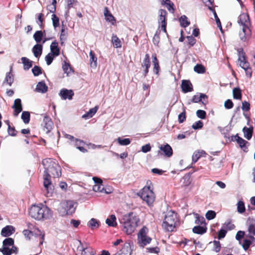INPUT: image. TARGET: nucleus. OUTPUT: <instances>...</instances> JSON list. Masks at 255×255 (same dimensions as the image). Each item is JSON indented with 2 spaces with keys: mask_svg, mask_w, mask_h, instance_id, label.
<instances>
[{
  "mask_svg": "<svg viewBox=\"0 0 255 255\" xmlns=\"http://www.w3.org/2000/svg\"><path fill=\"white\" fill-rule=\"evenodd\" d=\"M42 164L44 167L43 185L47 191V196H50L54 189L51 177L55 178L61 176V168L57 161L52 158L43 159Z\"/></svg>",
  "mask_w": 255,
  "mask_h": 255,
  "instance_id": "nucleus-1",
  "label": "nucleus"
},
{
  "mask_svg": "<svg viewBox=\"0 0 255 255\" xmlns=\"http://www.w3.org/2000/svg\"><path fill=\"white\" fill-rule=\"evenodd\" d=\"M120 222L122 230L127 235H131L138 226L139 219L135 213L131 212L123 216Z\"/></svg>",
  "mask_w": 255,
  "mask_h": 255,
  "instance_id": "nucleus-2",
  "label": "nucleus"
},
{
  "mask_svg": "<svg viewBox=\"0 0 255 255\" xmlns=\"http://www.w3.org/2000/svg\"><path fill=\"white\" fill-rule=\"evenodd\" d=\"M52 214L51 210L42 204L32 205L29 209V215L37 221L49 219L52 216Z\"/></svg>",
  "mask_w": 255,
  "mask_h": 255,
  "instance_id": "nucleus-3",
  "label": "nucleus"
},
{
  "mask_svg": "<svg viewBox=\"0 0 255 255\" xmlns=\"http://www.w3.org/2000/svg\"><path fill=\"white\" fill-rule=\"evenodd\" d=\"M152 182L148 180L146 184L137 193V195L149 207L153 206L155 201V194L153 191V188L151 186Z\"/></svg>",
  "mask_w": 255,
  "mask_h": 255,
  "instance_id": "nucleus-4",
  "label": "nucleus"
},
{
  "mask_svg": "<svg viewBox=\"0 0 255 255\" xmlns=\"http://www.w3.org/2000/svg\"><path fill=\"white\" fill-rule=\"evenodd\" d=\"M178 223L177 214L173 211H169L165 216L162 227L167 231L173 232Z\"/></svg>",
  "mask_w": 255,
  "mask_h": 255,
  "instance_id": "nucleus-5",
  "label": "nucleus"
},
{
  "mask_svg": "<svg viewBox=\"0 0 255 255\" xmlns=\"http://www.w3.org/2000/svg\"><path fill=\"white\" fill-rule=\"evenodd\" d=\"M75 211L74 203L72 201H64L62 202L58 208V212L62 216L71 215L74 213Z\"/></svg>",
  "mask_w": 255,
  "mask_h": 255,
  "instance_id": "nucleus-6",
  "label": "nucleus"
},
{
  "mask_svg": "<svg viewBox=\"0 0 255 255\" xmlns=\"http://www.w3.org/2000/svg\"><path fill=\"white\" fill-rule=\"evenodd\" d=\"M148 232V228L143 226L137 234V244L140 247H144L151 242L152 239L147 236Z\"/></svg>",
  "mask_w": 255,
  "mask_h": 255,
  "instance_id": "nucleus-7",
  "label": "nucleus"
},
{
  "mask_svg": "<svg viewBox=\"0 0 255 255\" xmlns=\"http://www.w3.org/2000/svg\"><path fill=\"white\" fill-rule=\"evenodd\" d=\"M238 21L243 25V31L244 32H246V30L249 28L251 25L249 15L246 13L241 14L239 16Z\"/></svg>",
  "mask_w": 255,
  "mask_h": 255,
  "instance_id": "nucleus-8",
  "label": "nucleus"
},
{
  "mask_svg": "<svg viewBox=\"0 0 255 255\" xmlns=\"http://www.w3.org/2000/svg\"><path fill=\"white\" fill-rule=\"evenodd\" d=\"M151 66L150 56L148 54L145 55L144 58L141 64V68L142 70V75L145 77L148 75L149 69Z\"/></svg>",
  "mask_w": 255,
  "mask_h": 255,
  "instance_id": "nucleus-9",
  "label": "nucleus"
},
{
  "mask_svg": "<svg viewBox=\"0 0 255 255\" xmlns=\"http://www.w3.org/2000/svg\"><path fill=\"white\" fill-rule=\"evenodd\" d=\"M231 140L233 141H236L242 150L245 152L248 151V146L250 145V143L242 137H240L238 134L232 136Z\"/></svg>",
  "mask_w": 255,
  "mask_h": 255,
  "instance_id": "nucleus-10",
  "label": "nucleus"
},
{
  "mask_svg": "<svg viewBox=\"0 0 255 255\" xmlns=\"http://www.w3.org/2000/svg\"><path fill=\"white\" fill-rule=\"evenodd\" d=\"M239 52V58L238 61H239L240 66L244 70L250 67V64L248 61L246 60L245 53L244 52L243 49H240L238 50Z\"/></svg>",
  "mask_w": 255,
  "mask_h": 255,
  "instance_id": "nucleus-11",
  "label": "nucleus"
},
{
  "mask_svg": "<svg viewBox=\"0 0 255 255\" xmlns=\"http://www.w3.org/2000/svg\"><path fill=\"white\" fill-rule=\"evenodd\" d=\"M192 102L193 103L201 102L204 105L206 106L208 102V96L204 94L199 93L193 97Z\"/></svg>",
  "mask_w": 255,
  "mask_h": 255,
  "instance_id": "nucleus-12",
  "label": "nucleus"
},
{
  "mask_svg": "<svg viewBox=\"0 0 255 255\" xmlns=\"http://www.w3.org/2000/svg\"><path fill=\"white\" fill-rule=\"evenodd\" d=\"M12 108L14 109L13 116L17 117L22 110L21 100L20 99H15Z\"/></svg>",
  "mask_w": 255,
  "mask_h": 255,
  "instance_id": "nucleus-13",
  "label": "nucleus"
},
{
  "mask_svg": "<svg viewBox=\"0 0 255 255\" xmlns=\"http://www.w3.org/2000/svg\"><path fill=\"white\" fill-rule=\"evenodd\" d=\"M43 130L46 133L49 132L52 129L53 122L48 117L45 116L43 121Z\"/></svg>",
  "mask_w": 255,
  "mask_h": 255,
  "instance_id": "nucleus-14",
  "label": "nucleus"
},
{
  "mask_svg": "<svg viewBox=\"0 0 255 255\" xmlns=\"http://www.w3.org/2000/svg\"><path fill=\"white\" fill-rule=\"evenodd\" d=\"M248 231L249 235L248 237L252 241H255V220L252 221L249 223Z\"/></svg>",
  "mask_w": 255,
  "mask_h": 255,
  "instance_id": "nucleus-15",
  "label": "nucleus"
},
{
  "mask_svg": "<svg viewBox=\"0 0 255 255\" xmlns=\"http://www.w3.org/2000/svg\"><path fill=\"white\" fill-rule=\"evenodd\" d=\"M74 94V93L72 90L66 89H62L59 93V95L63 100H71Z\"/></svg>",
  "mask_w": 255,
  "mask_h": 255,
  "instance_id": "nucleus-16",
  "label": "nucleus"
},
{
  "mask_svg": "<svg viewBox=\"0 0 255 255\" xmlns=\"http://www.w3.org/2000/svg\"><path fill=\"white\" fill-rule=\"evenodd\" d=\"M181 86L184 93L190 92L193 90L192 85L189 80H182Z\"/></svg>",
  "mask_w": 255,
  "mask_h": 255,
  "instance_id": "nucleus-17",
  "label": "nucleus"
},
{
  "mask_svg": "<svg viewBox=\"0 0 255 255\" xmlns=\"http://www.w3.org/2000/svg\"><path fill=\"white\" fill-rule=\"evenodd\" d=\"M131 246L130 242H126L124 243L122 249L119 251L123 255H130L132 253Z\"/></svg>",
  "mask_w": 255,
  "mask_h": 255,
  "instance_id": "nucleus-18",
  "label": "nucleus"
},
{
  "mask_svg": "<svg viewBox=\"0 0 255 255\" xmlns=\"http://www.w3.org/2000/svg\"><path fill=\"white\" fill-rule=\"evenodd\" d=\"M159 148L160 149L164 152L165 156L170 157L173 155L172 148L168 143L161 145Z\"/></svg>",
  "mask_w": 255,
  "mask_h": 255,
  "instance_id": "nucleus-19",
  "label": "nucleus"
},
{
  "mask_svg": "<svg viewBox=\"0 0 255 255\" xmlns=\"http://www.w3.org/2000/svg\"><path fill=\"white\" fill-rule=\"evenodd\" d=\"M152 63L153 65V71L156 75H158L160 71V66L159 64V61L156 57V54L152 55Z\"/></svg>",
  "mask_w": 255,
  "mask_h": 255,
  "instance_id": "nucleus-20",
  "label": "nucleus"
},
{
  "mask_svg": "<svg viewBox=\"0 0 255 255\" xmlns=\"http://www.w3.org/2000/svg\"><path fill=\"white\" fill-rule=\"evenodd\" d=\"M104 16L107 21L111 22L112 24H114L116 23V19L112 14L110 12L107 7H105L104 8Z\"/></svg>",
  "mask_w": 255,
  "mask_h": 255,
  "instance_id": "nucleus-21",
  "label": "nucleus"
},
{
  "mask_svg": "<svg viewBox=\"0 0 255 255\" xmlns=\"http://www.w3.org/2000/svg\"><path fill=\"white\" fill-rule=\"evenodd\" d=\"M50 53L58 56L60 54V49L58 47V43L56 41L52 42L50 45Z\"/></svg>",
  "mask_w": 255,
  "mask_h": 255,
  "instance_id": "nucleus-22",
  "label": "nucleus"
},
{
  "mask_svg": "<svg viewBox=\"0 0 255 255\" xmlns=\"http://www.w3.org/2000/svg\"><path fill=\"white\" fill-rule=\"evenodd\" d=\"M14 232V229L12 226H6L2 229L1 235L3 237H8L12 235Z\"/></svg>",
  "mask_w": 255,
  "mask_h": 255,
  "instance_id": "nucleus-23",
  "label": "nucleus"
},
{
  "mask_svg": "<svg viewBox=\"0 0 255 255\" xmlns=\"http://www.w3.org/2000/svg\"><path fill=\"white\" fill-rule=\"evenodd\" d=\"M206 154V152L203 150L195 151L192 155V162L196 163L201 157Z\"/></svg>",
  "mask_w": 255,
  "mask_h": 255,
  "instance_id": "nucleus-24",
  "label": "nucleus"
},
{
  "mask_svg": "<svg viewBox=\"0 0 255 255\" xmlns=\"http://www.w3.org/2000/svg\"><path fill=\"white\" fill-rule=\"evenodd\" d=\"M162 4L166 5L168 10L172 13L175 11L174 4L170 0H162Z\"/></svg>",
  "mask_w": 255,
  "mask_h": 255,
  "instance_id": "nucleus-25",
  "label": "nucleus"
},
{
  "mask_svg": "<svg viewBox=\"0 0 255 255\" xmlns=\"http://www.w3.org/2000/svg\"><path fill=\"white\" fill-rule=\"evenodd\" d=\"M36 91L42 93H46L48 90V87L44 82L41 81L38 83L35 89Z\"/></svg>",
  "mask_w": 255,
  "mask_h": 255,
  "instance_id": "nucleus-26",
  "label": "nucleus"
},
{
  "mask_svg": "<svg viewBox=\"0 0 255 255\" xmlns=\"http://www.w3.org/2000/svg\"><path fill=\"white\" fill-rule=\"evenodd\" d=\"M85 145V143L83 140L77 138L75 139V146L83 153L87 152V150L84 147Z\"/></svg>",
  "mask_w": 255,
  "mask_h": 255,
  "instance_id": "nucleus-27",
  "label": "nucleus"
},
{
  "mask_svg": "<svg viewBox=\"0 0 255 255\" xmlns=\"http://www.w3.org/2000/svg\"><path fill=\"white\" fill-rule=\"evenodd\" d=\"M32 52L35 57H40L42 52V45L39 44L35 45L32 48Z\"/></svg>",
  "mask_w": 255,
  "mask_h": 255,
  "instance_id": "nucleus-28",
  "label": "nucleus"
},
{
  "mask_svg": "<svg viewBox=\"0 0 255 255\" xmlns=\"http://www.w3.org/2000/svg\"><path fill=\"white\" fill-rule=\"evenodd\" d=\"M106 223L110 227H116L117 223L116 222V217L115 215H111L106 220Z\"/></svg>",
  "mask_w": 255,
  "mask_h": 255,
  "instance_id": "nucleus-29",
  "label": "nucleus"
},
{
  "mask_svg": "<svg viewBox=\"0 0 255 255\" xmlns=\"http://www.w3.org/2000/svg\"><path fill=\"white\" fill-rule=\"evenodd\" d=\"M243 131L244 133V136L248 140H250L252 136L253 132V128H247L245 127L243 129Z\"/></svg>",
  "mask_w": 255,
  "mask_h": 255,
  "instance_id": "nucleus-30",
  "label": "nucleus"
},
{
  "mask_svg": "<svg viewBox=\"0 0 255 255\" xmlns=\"http://www.w3.org/2000/svg\"><path fill=\"white\" fill-rule=\"evenodd\" d=\"M90 62L91 67H96L97 66V58L94 51L91 50L89 53Z\"/></svg>",
  "mask_w": 255,
  "mask_h": 255,
  "instance_id": "nucleus-31",
  "label": "nucleus"
},
{
  "mask_svg": "<svg viewBox=\"0 0 255 255\" xmlns=\"http://www.w3.org/2000/svg\"><path fill=\"white\" fill-rule=\"evenodd\" d=\"M22 63L23 64V68L24 70H28L32 66V61H30L26 57H22L21 59Z\"/></svg>",
  "mask_w": 255,
  "mask_h": 255,
  "instance_id": "nucleus-32",
  "label": "nucleus"
},
{
  "mask_svg": "<svg viewBox=\"0 0 255 255\" xmlns=\"http://www.w3.org/2000/svg\"><path fill=\"white\" fill-rule=\"evenodd\" d=\"M112 42L115 48L122 47V42L117 35H113L112 37Z\"/></svg>",
  "mask_w": 255,
  "mask_h": 255,
  "instance_id": "nucleus-33",
  "label": "nucleus"
},
{
  "mask_svg": "<svg viewBox=\"0 0 255 255\" xmlns=\"http://www.w3.org/2000/svg\"><path fill=\"white\" fill-rule=\"evenodd\" d=\"M36 16L37 19L36 22L39 25L40 28L43 29L44 27V18L43 14L42 13H37Z\"/></svg>",
  "mask_w": 255,
  "mask_h": 255,
  "instance_id": "nucleus-34",
  "label": "nucleus"
},
{
  "mask_svg": "<svg viewBox=\"0 0 255 255\" xmlns=\"http://www.w3.org/2000/svg\"><path fill=\"white\" fill-rule=\"evenodd\" d=\"M99 225V222L94 218L91 219L88 223V226L92 230L98 229Z\"/></svg>",
  "mask_w": 255,
  "mask_h": 255,
  "instance_id": "nucleus-35",
  "label": "nucleus"
},
{
  "mask_svg": "<svg viewBox=\"0 0 255 255\" xmlns=\"http://www.w3.org/2000/svg\"><path fill=\"white\" fill-rule=\"evenodd\" d=\"M179 20L180 25L182 27L185 28L189 26L190 23V21L188 20L187 17L185 15H182Z\"/></svg>",
  "mask_w": 255,
  "mask_h": 255,
  "instance_id": "nucleus-36",
  "label": "nucleus"
},
{
  "mask_svg": "<svg viewBox=\"0 0 255 255\" xmlns=\"http://www.w3.org/2000/svg\"><path fill=\"white\" fill-rule=\"evenodd\" d=\"M43 37V33L41 30L36 31L33 35V38L37 43L42 41Z\"/></svg>",
  "mask_w": 255,
  "mask_h": 255,
  "instance_id": "nucleus-37",
  "label": "nucleus"
},
{
  "mask_svg": "<svg viewBox=\"0 0 255 255\" xmlns=\"http://www.w3.org/2000/svg\"><path fill=\"white\" fill-rule=\"evenodd\" d=\"M98 106H95L94 108L90 109L88 112L83 116V118H92L97 112Z\"/></svg>",
  "mask_w": 255,
  "mask_h": 255,
  "instance_id": "nucleus-38",
  "label": "nucleus"
},
{
  "mask_svg": "<svg viewBox=\"0 0 255 255\" xmlns=\"http://www.w3.org/2000/svg\"><path fill=\"white\" fill-rule=\"evenodd\" d=\"M233 97L237 100H241L242 94L241 90L239 88H235L233 91Z\"/></svg>",
  "mask_w": 255,
  "mask_h": 255,
  "instance_id": "nucleus-39",
  "label": "nucleus"
},
{
  "mask_svg": "<svg viewBox=\"0 0 255 255\" xmlns=\"http://www.w3.org/2000/svg\"><path fill=\"white\" fill-rule=\"evenodd\" d=\"M183 185L184 186H187L189 185L191 182V178L190 173L185 174L182 178Z\"/></svg>",
  "mask_w": 255,
  "mask_h": 255,
  "instance_id": "nucleus-40",
  "label": "nucleus"
},
{
  "mask_svg": "<svg viewBox=\"0 0 255 255\" xmlns=\"http://www.w3.org/2000/svg\"><path fill=\"white\" fill-rule=\"evenodd\" d=\"M193 232L197 234H203L206 232V228L200 226H195L193 228Z\"/></svg>",
  "mask_w": 255,
  "mask_h": 255,
  "instance_id": "nucleus-41",
  "label": "nucleus"
},
{
  "mask_svg": "<svg viewBox=\"0 0 255 255\" xmlns=\"http://www.w3.org/2000/svg\"><path fill=\"white\" fill-rule=\"evenodd\" d=\"M82 254L83 255H95L96 251L91 247H87L83 250Z\"/></svg>",
  "mask_w": 255,
  "mask_h": 255,
  "instance_id": "nucleus-42",
  "label": "nucleus"
},
{
  "mask_svg": "<svg viewBox=\"0 0 255 255\" xmlns=\"http://www.w3.org/2000/svg\"><path fill=\"white\" fill-rule=\"evenodd\" d=\"M160 15L158 19V23H160L163 21H166V15L167 13L165 9H161L159 10Z\"/></svg>",
  "mask_w": 255,
  "mask_h": 255,
  "instance_id": "nucleus-43",
  "label": "nucleus"
},
{
  "mask_svg": "<svg viewBox=\"0 0 255 255\" xmlns=\"http://www.w3.org/2000/svg\"><path fill=\"white\" fill-rule=\"evenodd\" d=\"M13 76L11 72H9L6 74V77L4 79V82H6L9 86H11L12 83L13 82Z\"/></svg>",
  "mask_w": 255,
  "mask_h": 255,
  "instance_id": "nucleus-44",
  "label": "nucleus"
},
{
  "mask_svg": "<svg viewBox=\"0 0 255 255\" xmlns=\"http://www.w3.org/2000/svg\"><path fill=\"white\" fill-rule=\"evenodd\" d=\"M30 115L29 112L24 111L21 114V119L25 124H28L30 121Z\"/></svg>",
  "mask_w": 255,
  "mask_h": 255,
  "instance_id": "nucleus-45",
  "label": "nucleus"
},
{
  "mask_svg": "<svg viewBox=\"0 0 255 255\" xmlns=\"http://www.w3.org/2000/svg\"><path fill=\"white\" fill-rule=\"evenodd\" d=\"M194 70L198 73L203 74L205 72L206 69L203 65L201 64H197L194 67Z\"/></svg>",
  "mask_w": 255,
  "mask_h": 255,
  "instance_id": "nucleus-46",
  "label": "nucleus"
},
{
  "mask_svg": "<svg viewBox=\"0 0 255 255\" xmlns=\"http://www.w3.org/2000/svg\"><path fill=\"white\" fill-rule=\"evenodd\" d=\"M14 245V240L11 238L4 239L2 243V246L10 247L13 246Z\"/></svg>",
  "mask_w": 255,
  "mask_h": 255,
  "instance_id": "nucleus-47",
  "label": "nucleus"
},
{
  "mask_svg": "<svg viewBox=\"0 0 255 255\" xmlns=\"http://www.w3.org/2000/svg\"><path fill=\"white\" fill-rule=\"evenodd\" d=\"M237 211L240 213H243L245 211V206L243 201H239L238 202Z\"/></svg>",
  "mask_w": 255,
  "mask_h": 255,
  "instance_id": "nucleus-48",
  "label": "nucleus"
},
{
  "mask_svg": "<svg viewBox=\"0 0 255 255\" xmlns=\"http://www.w3.org/2000/svg\"><path fill=\"white\" fill-rule=\"evenodd\" d=\"M0 252L2 253L3 255H11L12 253V251L9 249V247H3L0 249Z\"/></svg>",
  "mask_w": 255,
  "mask_h": 255,
  "instance_id": "nucleus-49",
  "label": "nucleus"
},
{
  "mask_svg": "<svg viewBox=\"0 0 255 255\" xmlns=\"http://www.w3.org/2000/svg\"><path fill=\"white\" fill-rule=\"evenodd\" d=\"M117 141L121 145H128L130 143V140L129 138L122 139L121 137H118L117 138Z\"/></svg>",
  "mask_w": 255,
  "mask_h": 255,
  "instance_id": "nucleus-50",
  "label": "nucleus"
},
{
  "mask_svg": "<svg viewBox=\"0 0 255 255\" xmlns=\"http://www.w3.org/2000/svg\"><path fill=\"white\" fill-rule=\"evenodd\" d=\"M62 68L64 72L67 74H69L72 72V69L70 67V64L66 62H65L64 64L63 65Z\"/></svg>",
  "mask_w": 255,
  "mask_h": 255,
  "instance_id": "nucleus-51",
  "label": "nucleus"
},
{
  "mask_svg": "<svg viewBox=\"0 0 255 255\" xmlns=\"http://www.w3.org/2000/svg\"><path fill=\"white\" fill-rule=\"evenodd\" d=\"M7 125H8V129L7 131L9 134V135L11 136H15L17 133L16 130L15 129L14 127H11L9 124V122L7 121Z\"/></svg>",
  "mask_w": 255,
  "mask_h": 255,
  "instance_id": "nucleus-52",
  "label": "nucleus"
},
{
  "mask_svg": "<svg viewBox=\"0 0 255 255\" xmlns=\"http://www.w3.org/2000/svg\"><path fill=\"white\" fill-rule=\"evenodd\" d=\"M52 20L53 25L54 28L58 27L59 26V19L56 14H53L51 17Z\"/></svg>",
  "mask_w": 255,
  "mask_h": 255,
  "instance_id": "nucleus-53",
  "label": "nucleus"
},
{
  "mask_svg": "<svg viewBox=\"0 0 255 255\" xmlns=\"http://www.w3.org/2000/svg\"><path fill=\"white\" fill-rule=\"evenodd\" d=\"M216 213L215 211L212 210H209L206 213L205 216L207 219L208 220H212L216 217Z\"/></svg>",
  "mask_w": 255,
  "mask_h": 255,
  "instance_id": "nucleus-54",
  "label": "nucleus"
},
{
  "mask_svg": "<svg viewBox=\"0 0 255 255\" xmlns=\"http://www.w3.org/2000/svg\"><path fill=\"white\" fill-rule=\"evenodd\" d=\"M186 119V111L184 109L183 110V111L181 113L178 117V122L180 124L183 123Z\"/></svg>",
  "mask_w": 255,
  "mask_h": 255,
  "instance_id": "nucleus-55",
  "label": "nucleus"
},
{
  "mask_svg": "<svg viewBox=\"0 0 255 255\" xmlns=\"http://www.w3.org/2000/svg\"><path fill=\"white\" fill-rule=\"evenodd\" d=\"M32 72L33 74L35 76H37L40 74H42V70L41 68L38 66H34V67L32 69Z\"/></svg>",
  "mask_w": 255,
  "mask_h": 255,
  "instance_id": "nucleus-56",
  "label": "nucleus"
},
{
  "mask_svg": "<svg viewBox=\"0 0 255 255\" xmlns=\"http://www.w3.org/2000/svg\"><path fill=\"white\" fill-rule=\"evenodd\" d=\"M54 57H55V55L49 53H48L45 57V60L46 61V63L48 65H49L52 62Z\"/></svg>",
  "mask_w": 255,
  "mask_h": 255,
  "instance_id": "nucleus-57",
  "label": "nucleus"
},
{
  "mask_svg": "<svg viewBox=\"0 0 255 255\" xmlns=\"http://www.w3.org/2000/svg\"><path fill=\"white\" fill-rule=\"evenodd\" d=\"M213 250L216 253L220 252L221 250V244L219 241H214L213 242Z\"/></svg>",
  "mask_w": 255,
  "mask_h": 255,
  "instance_id": "nucleus-58",
  "label": "nucleus"
},
{
  "mask_svg": "<svg viewBox=\"0 0 255 255\" xmlns=\"http://www.w3.org/2000/svg\"><path fill=\"white\" fill-rule=\"evenodd\" d=\"M253 241L251 240H247L246 239L244 240L243 243V248L245 250L247 251L249 248L250 246L252 244V242Z\"/></svg>",
  "mask_w": 255,
  "mask_h": 255,
  "instance_id": "nucleus-59",
  "label": "nucleus"
},
{
  "mask_svg": "<svg viewBox=\"0 0 255 255\" xmlns=\"http://www.w3.org/2000/svg\"><path fill=\"white\" fill-rule=\"evenodd\" d=\"M203 127V123L201 121H198L195 122L192 126V128L194 129H201Z\"/></svg>",
  "mask_w": 255,
  "mask_h": 255,
  "instance_id": "nucleus-60",
  "label": "nucleus"
},
{
  "mask_svg": "<svg viewBox=\"0 0 255 255\" xmlns=\"http://www.w3.org/2000/svg\"><path fill=\"white\" fill-rule=\"evenodd\" d=\"M104 187L102 184H95L93 187V190L95 192H102L104 190Z\"/></svg>",
  "mask_w": 255,
  "mask_h": 255,
  "instance_id": "nucleus-61",
  "label": "nucleus"
},
{
  "mask_svg": "<svg viewBox=\"0 0 255 255\" xmlns=\"http://www.w3.org/2000/svg\"><path fill=\"white\" fill-rule=\"evenodd\" d=\"M197 116L201 119H205L206 117V113L205 111L202 110H198L196 112Z\"/></svg>",
  "mask_w": 255,
  "mask_h": 255,
  "instance_id": "nucleus-62",
  "label": "nucleus"
},
{
  "mask_svg": "<svg viewBox=\"0 0 255 255\" xmlns=\"http://www.w3.org/2000/svg\"><path fill=\"white\" fill-rule=\"evenodd\" d=\"M242 109L243 111L248 112L250 110V104L247 102L244 101L242 102Z\"/></svg>",
  "mask_w": 255,
  "mask_h": 255,
  "instance_id": "nucleus-63",
  "label": "nucleus"
},
{
  "mask_svg": "<svg viewBox=\"0 0 255 255\" xmlns=\"http://www.w3.org/2000/svg\"><path fill=\"white\" fill-rule=\"evenodd\" d=\"M224 106L227 109H230L233 107L234 104L231 100L228 99L225 101Z\"/></svg>",
  "mask_w": 255,
  "mask_h": 255,
  "instance_id": "nucleus-64",
  "label": "nucleus"
}]
</instances>
